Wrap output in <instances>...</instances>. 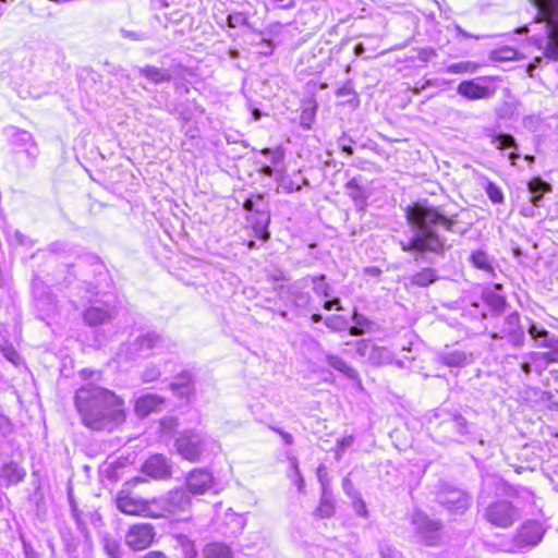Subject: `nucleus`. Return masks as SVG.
Returning a JSON list of instances; mask_svg holds the SVG:
<instances>
[{
	"instance_id": "nucleus-1",
	"label": "nucleus",
	"mask_w": 558,
	"mask_h": 558,
	"mask_svg": "<svg viewBox=\"0 0 558 558\" xmlns=\"http://www.w3.org/2000/svg\"><path fill=\"white\" fill-rule=\"evenodd\" d=\"M407 220L411 226V236L401 240L399 245L405 253L413 255L414 260H424L427 254L442 256L451 247L440 230L454 232V219L446 217L438 208L422 204L409 207Z\"/></svg>"
},
{
	"instance_id": "nucleus-2",
	"label": "nucleus",
	"mask_w": 558,
	"mask_h": 558,
	"mask_svg": "<svg viewBox=\"0 0 558 558\" xmlns=\"http://www.w3.org/2000/svg\"><path fill=\"white\" fill-rule=\"evenodd\" d=\"M90 380L75 392L74 403L82 417V423L94 430H112L125 420L123 400L113 391L99 386L96 381L100 374L94 371H81L83 379Z\"/></svg>"
},
{
	"instance_id": "nucleus-3",
	"label": "nucleus",
	"mask_w": 558,
	"mask_h": 558,
	"mask_svg": "<svg viewBox=\"0 0 558 558\" xmlns=\"http://www.w3.org/2000/svg\"><path fill=\"white\" fill-rule=\"evenodd\" d=\"M536 10L535 23L544 25L545 37L536 39L544 56L558 61V0H530Z\"/></svg>"
},
{
	"instance_id": "nucleus-4",
	"label": "nucleus",
	"mask_w": 558,
	"mask_h": 558,
	"mask_svg": "<svg viewBox=\"0 0 558 558\" xmlns=\"http://www.w3.org/2000/svg\"><path fill=\"white\" fill-rule=\"evenodd\" d=\"M175 347L169 339H165L155 331L141 332L122 344L119 356L128 360L145 357L150 354L170 352Z\"/></svg>"
},
{
	"instance_id": "nucleus-5",
	"label": "nucleus",
	"mask_w": 558,
	"mask_h": 558,
	"mask_svg": "<svg viewBox=\"0 0 558 558\" xmlns=\"http://www.w3.org/2000/svg\"><path fill=\"white\" fill-rule=\"evenodd\" d=\"M214 445V440L203 432L185 430L174 441L177 452L190 462H197L202 454Z\"/></svg>"
},
{
	"instance_id": "nucleus-6",
	"label": "nucleus",
	"mask_w": 558,
	"mask_h": 558,
	"mask_svg": "<svg viewBox=\"0 0 558 558\" xmlns=\"http://www.w3.org/2000/svg\"><path fill=\"white\" fill-rule=\"evenodd\" d=\"M36 310L41 319L53 317L59 312V304L49 288L38 278L32 283Z\"/></svg>"
},
{
	"instance_id": "nucleus-7",
	"label": "nucleus",
	"mask_w": 558,
	"mask_h": 558,
	"mask_svg": "<svg viewBox=\"0 0 558 558\" xmlns=\"http://www.w3.org/2000/svg\"><path fill=\"white\" fill-rule=\"evenodd\" d=\"M420 542L427 546H435L440 538L441 524L430 519L422 511H415L411 520Z\"/></svg>"
},
{
	"instance_id": "nucleus-8",
	"label": "nucleus",
	"mask_w": 558,
	"mask_h": 558,
	"mask_svg": "<svg viewBox=\"0 0 558 558\" xmlns=\"http://www.w3.org/2000/svg\"><path fill=\"white\" fill-rule=\"evenodd\" d=\"M438 504L451 514H463L471 505V497L463 489L447 486L437 494Z\"/></svg>"
},
{
	"instance_id": "nucleus-9",
	"label": "nucleus",
	"mask_w": 558,
	"mask_h": 558,
	"mask_svg": "<svg viewBox=\"0 0 558 558\" xmlns=\"http://www.w3.org/2000/svg\"><path fill=\"white\" fill-rule=\"evenodd\" d=\"M163 511L175 517L178 520L189 518L191 510V498L189 492L184 488H178L169 492L165 497L160 498Z\"/></svg>"
},
{
	"instance_id": "nucleus-10",
	"label": "nucleus",
	"mask_w": 558,
	"mask_h": 558,
	"mask_svg": "<svg viewBox=\"0 0 558 558\" xmlns=\"http://www.w3.org/2000/svg\"><path fill=\"white\" fill-rule=\"evenodd\" d=\"M485 517L488 522L496 526L508 527L518 520L519 511L511 502L500 500L487 507Z\"/></svg>"
},
{
	"instance_id": "nucleus-11",
	"label": "nucleus",
	"mask_w": 558,
	"mask_h": 558,
	"mask_svg": "<svg viewBox=\"0 0 558 558\" xmlns=\"http://www.w3.org/2000/svg\"><path fill=\"white\" fill-rule=\"evenodd\" d=\"M356 354L374 366L391 364L393 353L386 347H380L371 340H361L356 343Z\"/></svg>"
},
{
	"instance_id": "nucleus-12",
	"label": "nucleus",
	"mask_w": 558,
	"mask_h": 558,
	"mask_svg": "<svg viewBox=\"0 0 558 558\" xmlns=\"http://www.w3.org/2000/svg\"><path fill=\"white\" fill-rule=\"evenodd\" d=\"M494 339H506L514 347L522 345L525 339L524 327L520 323L517 312L509 314L498 331L492 333Z\"/></svg>"
},
{
	"instance_id": "nucleus-13",
	"label": "nucleus",
	"mask_w": 558,
	"mask_h": 558,
	"mask_svg": "<svg viewBox=\"0 0 558 558\" xmlns=\"http://www.w3.org/2000/svg\"><path fill=\"white\" fill-rule=\"evenodd\" d=\"M117 314V307L109 301L95 300L84 311L83 320L88 326H98L111 322Z\"/></svg>"
},
{
	"instance_id": "nucleus-14",
	"label": "nucleus",
	"mask_w": 558,
	"mask_h": 558,
	"mask_svg": "<svg viewBox=\"0 0 558 558\" xmlns=\"http://www.w3.org/2000/svg\"><path fill=\"white\" fill-rule=\"evenodd\" d=\"M154 537L155 532L150 524L138 523L129 529L125 535V544L133 550H143L151 544Z\"/></svg>"
},
{
	"instance_id": "nucleus-15",
	"label": "nucleus",
	"mask_w": 558,
	"mask_h": 558,
	"mask_svg": "<svg viewBox=\"0 0 558 558\" xmlns=\"http://www.w3.org/2000/svg\"><path fill=\"white\" fill-rule=\"evenodd\" d=\"M435 361L447 367H464L474 362V356L471 352L461 349L446 348L436 354Z\"/></svg>"
},
{
	"instance_id": "nucleus-16",
	"label": "nucleus",
	"mask_w": 558,
	"mask_h": 558,
	"mask_svg": "<svg viewBox=\"0 0 558 558\" xmlns=\"http://www.w3.org/2000/svg\"><path fill=\"white\" fill-rule=\"evenodd\" d=\"M544 530L537 521L525 522L517 534V546L524 548L537 545L543 538Z\"/></svg>"
},
{
	"instance_id": "nucleus-17",
	"label": "nucleus",
	"mask_w": 558,
	"mask_h": 558,
	"mask_svg": "<svg viewBox=\"0 0 558 558\" xmlns=\"http://www.w3.org/2000/svg\"><path fill=\"white\" fill-rule=\"evenodd\" d=\"M144 474L161 480L171 476V464L163 454H154L148 458L142 466Z\"/></svg>"
},
{
	"instance_id": "nucleus-18",
	"label": "nucleus",
	"mask_w": 558,
	"mask_h": 558,
	"mask_svg": "<svg viewBox=\"0 0 558 558\" xmlns=\"http://www.w3.org/2000/svg\"><path fill=\"white\" fill-rule=\"evenodd\" d=\"M457 93L468 100H480L490 98L494 90L488 86L480 84V80H466L462 81L457 86Z\"/></svg>"
},
{
	"instance_id": "nucleus-19",
	"label": "nucleus",
	"mask_w": 558,
	"mask_h": 558,
	"mask_svg": "<svg viewBox=\"0 0 558 558\" xmlns=\"http://www.w3.org/2000/svg\"><path fill=\"white\" fill-rule=\"evenodd\" d=\"M11 142L14 146L23 148L26 156L33 161L39 154L38 147L34 141L33 135L25 130L17 128H10L8 130Z\"/></svg>"
},
{
	"instance_id": "nucleus-20",
	"label": "nucleus",
	"mask_w": 558,
	"mask_h": 558,
	"mask_svg": "<svg viewBox=\"0 0 558 558\" xmlns=\"http://www.w3.org/2000/svg\"><path fill=\"white\" fill-rule=\"evenodd\" d=\"M213 484V475L204 470H193L186 478V490L193 495L204 494Z\"/></svg>"
},
{
	"instance_id": "nucleus-21",
	"label": "nucleus",
	"mask_w": 558,
	"mask_h": 558,
	"mask_svg": "<svg viewBox=\"0 0 558 558\" xmlns=\"http://www.w3.org/2000/svg\"><path fill=\"white\" fill-rule=\"evenodd\" d=\"M163 402V398L157 395L148 393L142 396L135 402V412L142 417L147 416L153 412L160 411Z\"/></svg>"
},
{
	"instance_id": "nucleus-22",
	"label": "nucleus",
	"mask_w": 558,
	"mask_h": 558,
	"mask_svg": "<svg viewBox=\"0 0 558 558\" xmlns=\"http://www.w3.org/2000/svg\"><path fill=\"white\" fill-rule=\"evenodd\" d=\"M26 476V471L16 462L10 461L0 469V481L5 486L17 485Z\"/></svg>"
},
{
	"instance_id": "nucleus-23",
	"label": "nucleus",
	"mask_w": 558,
	"mask_h": 558,
	"mask_svg": "<svg viewBox=\"0 0 558 558\" xmlns=\"http://www.w3.org/2000/svg\"><path fill=\"white\" fill-rule=\"evenodd\" d=\"M527 190L530 193V202L533 207H539L544 195L551 191V186L541 178H533L527 183Z\"/></svg>"
},
{
	"instance_id": "nucleus-24",
	"label": "nucleus",
	"mask_w": 558,
	"mask_h": 558,
	"mask_svg": "<svg viewBox=\"0 0 558 558\" xmlns=\"http://www.w3.org/2000/svg\"><path fill=\"white\" fill-rule=\"evenodd\" d=\"M500 290L501 286L496 284L494 289H484L482 293L484 302L496 313H500L506 306V299L500 294Z\"/></svg>"
},
{
	"instance_id": "nucleus-25",
	"label": "nucleus",
	"mask_w": 558,
	"mask_h": 558,
	"mask_svg": "<svg viewBox=\"0 0 558 558\" xmlns=\"http://www.w3.org/2000/svg\"><path fill=\"white\" fill-rule=\"evenodd\" d=\"M327 364L333 369L342 373L347 378L360 383L359 373L350 366L342 357L333 354L326 356Z\"/></svg>"
},
{
	"instance_id": "nucleus-26",
	"label": "nucleus",
	"mask_w": 558,
	"mask_h": 558,
	"mask_svg": "<svg viewBox=\"0 0 558 558\" xmlns=\"http://www.w3.org/2000/svg\"><path fill=\"white\" fill-rule=\"evenodd\" d=\"M319 481L323 482V477L318 474ZM323 492L319 506L317 507L316 513L320 518H330L335 513V501L331 492L322 483Z\"/></svg>"
},
{
	"instance_id": "nucleus-27",
	"label": "nucleus",
	"mask_w": 558,
	"mask_h": 558,
	"mask_svg": "<svg viewBox=\"0 0 558 558\" xmlns=\"http://www.w3.org/2000/svg\"><path fill=\"white\" fill-rule=\"evenodd\" d=\"M527 332L532 339H534L538 347L549 348L556 337L551 336L547 329H545L542 325L536 323H531Z\"/></svg>"
},
{
	"instance_id": "nucleus-28",
	"label": "nucleus",
	"mask_w": 558,
	"mask_h": 558,
	"mask_svg": "<svg viewBox=\"0 0 558 558\" xmlns=\"http://www.w3.org/2000/svg\"><path fill=\"white\" fill-rule=\"evenodd\" d=\"M307 287V279H302L292 287V301L299 308H308L312 303V296L308 292L301 289Z\"/></svg>"
},
{
	"instance_id": "nucleus-29",
	"label": "nucleus",
	"mask_w": 558,
	"mask_h": 558,
	"mask_svg": "<svg viewBox=\"0 0 558 558\" xmlns=\"http://www.w3.org/2000/svg\"><path fill=\"white\" fill-rule=\"evenodd\" d=\"M141 76L146 77L148 81L160 84L165 82H169L171 80V74L168 70L160 69L154 65H146L140 69Z\"/></svg>"
},
{
	"instance_id": "nucleus-30",
	"label": "nucleus",
	"mask_w": 558,
	"mask_h": 558,
	"mask_svg": "<svg viewBox=\"0 0 558 558\" xmlns=\"http://www.w3.org/2000/svg\"><path fill=\"white\" fill-rule=\"evenodd\" d=\"M345 190L348 195L354 202L355 206L359 207L360 209H363L366 203L367 195L355 178H353L345 184Z\"/></svg>"
},
{
	"instance_id": "nucleus-31",
	"label": "nucleus",
	"mask_w": 558,
	"mask_h": 558,
	"mask_svg": "<svg viewBox=\"0 0 558 558\" xmlns=\"http://www.w3.org/2000/svg\"><path fill=\"white\" fill-rule=\"evenodd\" d=\"M438 279V275L436 269L426 267L421 269L420 271L415 272L410 281L412 284L417 287H428L429 284L434 283Z\"/></svg>"
},
{
	"instance_id": "nucleus-32",
	"label": "nucleus",
	"mask_w": 558,
	"mask_h": 558,
	"mask_svg": "<svg viewBox=\"0 0 558 558\" xmlns=\"http://www.w3.org/2000/svg\"><path fill=\"white\" fill-rule=\"evenodd\" d=\"M353 325L350 327V333L352 336H360L365 332H369L373 329L374 323L362 314L354 311L352 315Z\"/></svg>"
},
{
	"instance_id": "nucleus-33",
	"label": "nucleus",
	"mask_w": 558,
	"mask_h": 558,
	"mask_svg": "<svg viewBox=\"0 0 558 558\" xmlns=\"http://www.w3.org/2000/svg\"><path fill=\"white\" fill-rule=\"evenodd\" d=\"M117 507L121 512L126 514H138L142 510V506L123 492L117 497Z\"/></svg>"
},
{
	"instance_id": "nucleus-34",
	"label": "nucleus",
	"mask_w": 558,
	"mask_h": 558,
	"mask_svg": "<svg viewBox=\"0 0 558 558\" xmlns=\"http://www.w3.org/2000/svg\"><path fill=\"white\" fill-rule=\"evenodd\" d=\"M225 523L230 526L229 534L236 536L244 530L246 520L242 514L228 511L225 514Z\"/></svg>"
},
{
	"instance_id": "nucleus-35",
	"label": "nucleus",
	"mask_w": 558,
	"mask_h": 558,
	"mask_svg": "<svg viewBox=\"0 0 558 558\" xmlns=\"http://www.w3.org/2000/svg\"><path fill=\"white\" fill-rule=\"evenodd\" d=\"M205 558H232L231 550L221 543H210L203 550Z\"/></svg>"
},
{
	"instance_id": "nucleus-36",
	"label": "nucleus",
	"mask_w": 558,
	"mask_h": 558,
	"mask_svg": "<svg viewBox=\"0 0 558 558\" xmlns=\"http://www.w3.org/2000/svg\"><path fill=\"white\" fill-rule=\"evenodd\" d=\"M470 259H471V262H472L474 267H476V268H478L481 270H484L487 274H493L494 272V267H493V264H492V259L489 258V256L487 255L486 252H484V251L473 252L471 254Z\"/></svg>"
},
{
	"instance_id": "nucleus-37",
	"label": "nucleus",
	"mask_w": 558,
	"mask_h": 558,
	"mask_svg": "<svg viewBox=\"0 0 558 558\" xmlns=\"http://www.w3.org/2000/svg\"><path fill=\"white\" fill-rule=\"evenodd\" d=\"M489 137H490L492 144L495 145V147L497 149L502 150L506 148H514V149L518 148L515 138L510 134L493 133V134H489Z\"/></svg>"
},
{
	"instance_id": "nucleus-38",
	"label": "nucleus",
	"mask_w": 558,
	"mask_h": 558,
	"mask_svg": "<svg viewBox=\"0 0 558 558\" xmlns=\"http://www.w3.org/2000/svg\"><path fill=\"white\" fill-rule=\"evenodd\" d=\"M306 279L313 283V290L317 295L324 298H329L331 295L330 286L325 281L326 277L324 275L311 276Z\"/></svg>"
},
{
	"instance_id": "nucleus-39",
	"label": "nucleus",
	"mask_w": 558,
	"mask_h": 558,
	"mask_svg": "<svg viewBox=\"0 0 558 558\" xmlns=\"http://www.w3.org/2000/svg\"><path fill=\"white\" fill-rule=\"evenodd\" d=\"M476 70L477 64L471 61H461L458 63H452L446 68V72L450 74L475 73Z\"/></svg>"
},
{
	"instance_id": "nucleus-40",
	"label": "nucleus",
	"mask_w": 558,
	"mask_h": 558,
	"mask_svg": "<svg viewBox=\"0 0 558 558\" xmlns=\"http://www.w3.org/2000/svg\"><path fill=\"white\" fill-rule=\"evenodd\" d=\"M276 181L279 184V187L282 189L286 193H292L293 191H300L301 185L295 183L288 174L282 171L277 172Z\"/></svg>"
},
{
	"instance_id": "nucleus-41",
	"label": "nucleus",
	"mask_w": 558,
	"mask_h": 558,
	"mask_svg": "<svg viewBox=\"0 0 558 558\" xmlns=\"http://www.w3.org/2000/svg\"><path fill=\"white\" fill-rule=\"evenodd\" d=\"M494 61L505 62L518 59V51L511 47H502L492 52Z\"/></svg>"
},
{
	"instance_id": "nucleus-42",
	"label": "nucleus",
	"mask_w": 558,
	"mask_h": 558,
	"mask_svg": "<svg viewBox=\"0 0 558 558\" xmlns=\"http://www.w3.org/2000/svg\"><path fill=\"white\" fill-rule=\"evenodd\" d=\"M442 425L454 429L458 435H464L466 433V420L459 414L453 415L449 421L444 422Z\"/></svg>"
},
{
	"instance_id": "nucleus-43",
	"label": "nucleus",
	"mask_w": 558,
	"mask_h": 558,
	"mask_svg": "<svg viewBox=\"0 0 558 558\" xmlns=\"http://www.w3.org/2000/svg\"><path fill=\"white\" fill-rule=\"evenodd\" d=\"M8 240L12 245L24 246L26 248H31L35 244L34 240L23 234L19 230H14V232L9 236Z\"/></svg>"
},
{
	"instance_id": "nucleus-44",
	"label": "nucleus",
	"mask_w": 558,
	"mask_h": 558,
	"mask_svg": "<svg viewBox=\"0 0 558 558\" xmlns=\"http://www.w3.org/2000/svg\"><path fill=\"white\" fill-rule=\"evenodd\" d=\"M486 194L494 204L504 203V193L501 189L494 182H488L486 185Z\"/></svg>"
},
{
	"instance_id": "nucleus-45",
	"label": "nucleus",
	"mask_w": 558,
	"mask_h": 558,
	"mask_svg": "<svg viewBox=\"0 0 558 558\" xmlns=\"http://www.w3.org/2000/svg\"><path fill=\"white\" fill-rule=\"evenodd\" d=\"M269 217L264 216L262 221H257L254 226V232L257 238L263 241L268 240L269 231H268Z\"/></svg>"
},
{
	"instance_id": "nucleus-46",
	"label": "nucleus",
	"mask_w": 558,
	"mask_h": 558,
	"mask_svg": "<svg viewBox=\"0 0 558 558\" xmlns=\"http://www.w3.org/2000/svg\"><path fill=\"white\" fill-rule=\"evenodd\" d=\"M104 548L110 558H121L122 556L120 544L116 539L107 538Z\"/></svg>"
},
{
	"instance_id": "nucleus-47",
	"label": "nucleus",
	"mask_w": 558,
	"mask_h": 558,
	"mask_svg": "<svg viewBox=\"0 0 558 558\" xmlns=\"http://www.w3.org/2000/svg\"><path fill=\"white\" fill-rule=\"evenodd\" d=\"M161 375V372L156 365H148L142 372L141 378L144 383H151L157 380Z\"/></svg>"
},
{
	"instance_id": "nucleus-48",
	"label": "nucleus",
	"mask_w": 558,
	"mask_h": 558,
	"mask_svg": "<svg viewBox=\"0 0 558 558\" xmlns=\"http://www.w3.org/2000/svg\"><path fill=\"white\" fill-rule=\"evenodd\" d=\"M354 442V438L352 435L344 436L340 440L337 441V449H336V458L337 460H340L344 453V451L350 448Z\"/></svg>"
},
{
	"instance_id": "nucleus-49",
	"label": "nucleus",
	"mask_w": 558,
	"mask_h": 558,
	"mask_svg": "<svg viewBox=\"0 0 558 558\" xmlns=\"http://www.w3.org/2000/svg\"><path fill=\"white\" fill-rule=\"evenodd\" d=\"M352 500V507L355 511V513L362 518H367L368 511L366 508V505L361 496L355 497Z\"/></svg>"
},
{
	"instance_id": "nucleus-50",
	"label": "nucleus",
	"mask_w": 558,
	"mask_h": 558,
	"mask_svg": "<svg viewBox=\"0 0 558 558\" xmlns=\"http://www.w3.org/2000/svg\"><path fill=\"white\" fill-rule=\"evenodd\" d=\"M498 482V478L496 477H493V476H488V477H485L483 480V488H482V492L478 496V500H477V505L478 506H483L485 504V493H486V488H490L492 486L496 485Z\"/></svg>"
},
{
	"instance_id": "nucleus-51",
	"label": "nucleus",
	"mask_w": 558,
	"mask_h": 558,
	"mask_svg": "<svg viewBox=\"0 0 558 558\" xmlns=\"http://www.w3.org/2000/svg\"><path fill=\"white\" fill-rule=\"evenodd\" d=\"M244 24H246V19L242 13L229 14L227 17V25L230 28H236Z\"/></svg>"
},
{
	"instance_id": "nucleus-52",
	"label": "nucleus",
	"mask_w": 558,
	"mask_h": 558,
	"mask_svg": "<svg viewBox=\"0 0 558 558\" xmlns=\"http://www.w3.org/2000/svg\"><path fill=\"white\" fill-rule=\"evenodd\" d=\"M120 34L123 38H126V39H130L133 41H143V40L148 39V36L144 33H137V32L128 31L124 28L120 29Z\"/></svg>"
},
{
	"instance_id": "nucleus-53",
	"label": "nucleus",
	"mask_w": 558,
	"mask_h": 558,
	"mask_svg": "<svg viewBox=\"0 0 558 558\" xmlns=\"http://www.w3.org/2000/svg\"><path fill=\"white\" fill-rule=\"evenodd\" d=\"M342 488L345 495L351 499H354L355 497L360 496L357 490L354 488L352 481L349 477H344L342 480Z\"/></svg>"
},
{
	"instance_id": "nucleus-54",
	"label": "nucleus",
	"mask_w": 558,
	"mask_h": 558,
	"mask_svg": "<svg viewBox=\"0 0 558 558\" xmlns=\"http://www.w3.org/2000/svg\"><path fill=\"white\" fill-rule=\"evenodd\" d=\"M170 389L180 398L185 397L190 391L189 385L186 383H171Z\"/></svg>"
},
{
	"instance_id": "nucleus-55",
	"label": "nucleus",
	"mask_w": 558,
	"mask_h": 558,
	"mask_svg": "<svg viewBox=\"0 0 558 558\" xmlns=\"http://www.w3.org/2000/svg\"><path fill=\"white\" fill-rule=\"evenodd\" d=\"M290 463H291V468H292L294 476H295L294 482L298 485L299 489H301L304 484V480L301 475L296 458L295 457L290 458Z\"/></svg>"
},
{
	"instance_id": "nucleus-56",
	"label": "nucleus",
	"mask_w": 558,
	"mask_h": 558,
	"mask_svg": "<svg viewBox=\"0 0 558 558\" xmlns=\"http://www.w3.org/2000/svg\"><path fill=\"white\" fill-rule=\"evenodd\" d=\"M298 0H271L275 9L291 10L296 7Z\"/></svg>"
},
{
	"instance_id": "nucleus-57",
	"label": "nucleus",
	"mask_w": 558,
	"mask_h": 558,
	"mask_svg": "<svg viewBox=\"0 0 558 558\" xmlns=\"http://www.w3.org/2000/svg\"><path fill=\"white\" fill-rule=\"evenodd\" d=\"M549 351L545 353V357L549 362H558V339L549 344Z\"/></svg>"
},
{
	"instance_id": "nucleus-58",
	"label": "nucleus",
	"mask_w": 558,
	"mask_h": 558,
	"mask_svg": "<svg viewBox=\"0 0 558 558\" xmlns=\"http://www.w3.org/2000/svg\"><path fill=\"white\" fill-rule=\"evenodd\" d=\"M380 556L383 558H402L401 554L390 546H384L380 548Z\"/></svg>"
},
{
	"instance_id": "nucleus-59",
	"label": "nucleus",
	"mask_w": 558,
	"mask_h": 558,
	"mask_svg": "<svg viewBox=\"0 0 558 558\" xmlns=\"http://www.w3.org/2000/svg\"><path fill=\"white\" fill-rule=\"evenodd\" d=\"M351 142L350 138L345 137V136H341L338 141V144L341 148V150L343 153H345L347 155L351 156L353 155V148L352 146L349 144Z\"/></svg>"
},
{
	"instance_id": "nucleus-60",
	"label": "nucleus",
	"mask_w": 558,
	"mask_h": 558,
	"mask_svg": "<svg viewBox=\"0 0 558 558\" xmlns=\"http://www.w3.org/2000/svg\"><path fill=\"white\" fill-rule=\"evenodd\" d=\"M324 308L326 311H330L332 308H336L337 311H342V306L340 304V300L339 299H331V300H326L325 303H324Z\"/></svg>"
},
{
	"instance_id": "nucleus-61",
	"label": "nucleus",
	"mask_w": 558,
	"mask_h": 558,
	"mask_svg": "<svg viewBox=\"0 0 558 558\" xmlns=\"http://www.w3.org/2000/svg\"><path fill=\"white\" fill-rule=\"evenodd\" d=\"M271 429L274 432H276L277 434H279L282 438V440L287 444V445H292L293 444V436L287 432H284L283 429L279 428V427H271Z\"/></svg>"
},
{
	"instance_id": "nucleus-62",
	"label": "nucleus",
	"mask_w": 558,
	"mask_h": 558,
	"mask_svg": "<svg viewBox=\"0 0 558 558\" xmlns=\"http://www.w3.org/2000/svg\"><path fill=\"white\" fill-rule=\"evenodd\" d=\"M3 354L9 361H11L14 364H16L20 359L17 352L13 348L3 349Z\"/></svg>"
},
{
	"instance_id": "nucleus-63",
	"label": "nucleus",
	"mask_w": 558,
	"mask_h": 558,
	"mask_svg": "<svg viewBox=\"0 0 558 558\" xmlns=\"http://www.w3.org/2000/svg\"><path fill=\"white\" fill-rule=\"evenodd\" d=\"M48 251L53 253V254H59L61 252H65L66 251V245L62 242H53L51 243L49 246H48Z\"/></svg>"
},
{
	"instance_id": "nucleus-64",
	"label": "nucleus",
	"mask_w": 558,
	"mask_h": 558,
	"mask_svg": "<svg viewBox=\"0 0 558 558\" xmlns=\"http://www.w3.org/2000/svg\"><path fill=\"white\" fill-rule=\"evenodd\" d=\"M351 94H353V90L349 85H344V86L338 88L336 92V95L338 97H344V96H349Z\"/></svg>"
}]
</instances>
